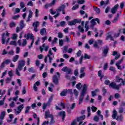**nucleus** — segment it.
<instances>
[{
	"label": "nucleus",
	"instance_id": "f257e3e1",
	"mask_svg": "<svg viewBox=\"0 0 125 125\" xmlns=\"http://www.w3.org/2000/svg\"><path fill=\"white\" fill-rule=\"evenodd\" d=\"M116 83H120L121 81L122 83H120L119 85H117L115 83H111L109 84L110 87H112V88H114L115 89H119L120 88V86L123 84V85H125V81L123 80V79L120 78L119 76H117L115 78Z\"/></svg>",
	"mask_w": 125,
	"mask_h": 125
},
{
	"label": "nucleus",
	"instance_id": "f03ea898",
	"mask_svg": "<svg viewBox=\"0 0 125 125\" xmlns=\"http://www.w3.org/2000/svg\"><path fill=\"white\" fill-rule=\"evenodd\" d=\"M88 88V85L86 84H84L83 85L82 91L81 92V94L80 97L79 98V105H81L83 103V97H84V95L86 93V91L87 89Z\"/></svg>",
	"mask_w": 125,
	"mask_h": 125
},
{
	"label": "nucleus",
	"instance_id": "7ed1b4c3",
	"mask_svg": "<svg viewBox=\"0 0 125 125\" xmlns=\"http://www.w3.org/2000/svg\"><path fill=\"white\" fill-rule=\"evenodd\" d=\"M24 66H25V61L23 60L19 61L18 68L16 69V75H17V76H21L20 73L19 72V71H21L22 69H23V67Z\"/></svg>",
	"mask_w": 125,
	"mask_h": 125
},
{
	"label": "nucleus",
	"instance_id": "20e7f679",
	"mask_svg": "<svg viewBox=\"0 0 125 125\" xmlns=\"http://www.w3.org/2000/svg\"><path fill=\"white\" fill-rule=\"evenodd\" d=\"M23 38H25V39L27 40H32V41L31 42V44L30 45L28 46L29 49H31L32 46H33V44L34 42L35 37L32 33H27L23 36Z\"/></svg>",
	"mask_w": 125,
	"mask_h": 125
},
{
	"label": "nucleus",
	"instance_id": "39448f33",
	"mask_svg": "<svg viewBox=\"0 0 125 125\" xmlns=\"http://www.w3.org/2000/svg\"><path fill=\"white\" fill-rule=\"evenodd\" d=\"M45 119H47V118H50L51 121H50V125H52L53 124H54L55 121L53 120V116L51 114H49V111L48 110L46 111L45 112Z\"/></svg>",
	"mask_w": 125,
	"mask_h": 125
},
{
	"label": "nucleus",
	"instance_id": "423d86ee",
	"mask_svg": "<svg viewBox=\"0 0 125 125\" xmlns=\"http://www.w3.org/2000/svg\"><path fill=\"white\" fill-rule=\"evenodd\" d=\"M95 21H97L98 23L100 24V21L99 20V19L96 18V19H92L90 21V23H91L90 29H91L92 30H93V29H94V26L96 25V22Z\"/></svg>",
	"mask_w": 125,
	"mask_h": 125
},
{
	"label": "nucleus",
	"instance_id": "0eeeda50",
	"mask_svg": "<svg viewBox=\"0 0 125 125\" xmlns=\"http://www.w3.org/2000/svg\"><path fill=\"white\" fill-rule=\"evenodd\" d=\"M24 108V104H21L18 106L17 109H15V113L16 115H19L20 113L22 111V110Z\"/></svg>",
	"mask_w": 125,
	"mask_h": 125
},
{
	"label": "nucleus",
	"instance_id": "6e6552de",
	"mask_svg": "<svg viewBox=\"0 0 125 125\" xmlns=\"http://www.w3.org/2000/svg\"><path fill=\"white\" fill-rule=\"evenodd\" d=\"M62 70L63 72H66L67 74L65 76L66 79H70V74L71 73V69L68 68L67 66L63 67Z\"/></svg>",
	"mask_w": 125,
	"mask_h": 125
},
{
	"label": "nucleus",
	"instance_id": "1a4fd4ad",
	"mask_svg": "<svg viewBox=\"0 0 125 125\" xmlns=\"http://www.w3.org/2000/svg\"><path fill=\"white\" fill-rule=\"evenodd\" d=\"M20 27L18 26L16 28V32H20L21 31H22L23 29V28L25 27V23H24V21L21 20L20 21Z\"/></svg>",
	"mask_w": 125,
	"mask_h": 125
},
{
	"label": "nucleus",
	"instance_id": "9d476101",
	"mask_svg": "<svg viewBox=\"0 0 125 125\" xmlns=\"http://www.w3.org/2000/svg\"><path fill=\"white\" fill-rule=\"evenodd\" d=\"M54 57V56H53V55L52 54V52L51 51V50H49V53L47 55V57H46L45 58V59H44V62L45 63H46V61H47V57H49V62L50 63H51V61H52V58L51 57Z\"/></svg>",
	"mask_w": 125,
	"mask_h": 125
},
{
	"label": "nucleus",
	"instance_id": "9b49d317",
	"mask_svg": "<svg viewBox=\"0 0 125 125\" xmlns=\"http://www.w3.org/2000/svg\"><path fill=\"white\" fill-rule=\"evenodd\" d=\"M57 75H55L53 78V83H55V84H58V80H59V78H60V74L59 73H56Z\"/></svg>",
	"mask_w": 125,
	"mask_h": 125
},
{
	"label": "nucleus",
	"instance_id": "f8f14e48",
	"mask_svg": "<svg viewBox=\"0 0 125 125\" xmlns=\"http://www.w3.org/2000/svg\"><path fill=\"white\" fill-rule=\"evenodd\" d=\"M103 44V41L102 40H98L94 42V47L95 48H99V45Z\"/></svg>",
	"mask_w": 125,
	"mask_h": 125
},
{
	"label": "nucleus",
	"instance_id": "ddd939ff",
	"mask_svg": "<svg viewBox=\"0 0 125 125\" xmlns=\"http://www.w3.org/2000/svg\"><path fill=\"white\" fill-rule=\"evenodd\" d=\"M39 25L40 22L38 21L33 23L32 26L34 27V31H35V32H38V31H39V30H38V27H39Z\"/></svg>",
	"mask_w": 125,
	"mask_h": 125
},
{
	"label": "nucleus",
	"instance_id": "4468645a",
	"mask_svg": "<svg viewBox=\"0 0 125 125\" xmlns=\"http://www.w3.org/2000/svg\"><path fill=\"white\" fill-rule=\"evenodd\" d=\"M23 42L21 43V40H19L18 41V43H19V45L20 46H26L27 45V40L26 39L22 40Z\"/></svg>",
	"mask_w": 125,
	"mask_h": 125
},
{
	"label": "nucleus",
	"instance_id": "2eb2a0df",
	"mask_svg": "<svg viewBox=\"0 0 125 125\" xmlns=\"http://www.w3.org/2000/svg\"><path fill=\"white\" fill-rule=\"evenodd\" d=\"M123 61H124V58L121 59L116 63V66H117V68L119 70H122V67L120 65H121Z\"/></svg>",
	"mask_w": 125,
	"mask_h": 125
},
{
	"label": "nucleus",
	"instance_id": "dca6fc26",
	"mask_svg": "<svg viewBox=\"0 0 125 125\" xmlns=\"http://www.w3.org/2000/svg\"><path fill=\"white\" fill-rule=\"evenodd\" d=\"M85 69V68L84 67H81V68L80 69V73H81V75L80 76V79L83 78V77H84V76H85V73H84Z\"/></svg>",
	"mask_w": 125,
	"mask_h": 125
},
{
	"label": "nucleus",
	"instance_id": "f3484780",
	"mask_svg": "<svg viewBox=\"0 0 125 125\" xmlns=\"http://www.w3.org/2000/svg\"><path fill=\"white\" fill-rule=\"evenodd\" d=\"M9 36V33H6V34H3L2 36V44H4L5 43V40L6 38L5 37H8Z\"/></svg>",
	"mask_w": 125,
	"mask_h": 125
},
{
	"label": "nucleus",
	"instance_id": "a211bd4d",
	"mask_svg": "<svg viewBox=\"0 0 125 125\" xmlns=\"http://www.w3.org/2000/svg\"><path fill=\"white\" fill-rule=\"evenodd\" d=\"M119 8V4H116L114 6L113 8L111 9V12L113 14H115L116 12H117V11L118 10V8Z\"/></svg>",
	"mask_w": 125,
	"mask_h": 125
},
{
	"label": "nucleus",
	"instance_id": "6ab92c4d",
	"mask_svg": "<svg viewBox=\"0 0 125 125\" xmlns=\"http://www.w3.org/2000/svg\"><path fill=\"white\" fill-rule=\"evenodd\" d=\"M77 104L76 103H73L72 104L70 108H67V111L68 113H71V110H74L76 108Z\"/></svg>",
	"mask_w": 125,
	"mask_h": 125
},
{
	"label": "nucleus",
	"instance_id": "aec40b11",
	"mask_svg": "<svg viewBox=\"0 0 125 125\" xmlns=\"http://www.w3.org/2000/svg\"><path fill=\"white\" fill-rule=\"evenodd\" d=\"M45 50V51H47L48 49V46L45 45V44H43L42 47H40V50L41 52H42V51Z\"/></svg>",
	"mask_w": 125,
	"mask_h": 125
},
{
	"label": "nucleus",
	"instance_id": "412c9836",
	"mask_svg": "<svg viewBox=\"0 0 125 125\" xmlns=\"http://www.w3.org/2000/svg\"><path fill=\"white\" fill-rule=\"evenodd\" d=\"M65 7H66V5L64 4L62 5L58 9H56L57 12H60V11H62V10H64Z\"/></svg>",
	"mask_w": 125,
	"mask_h": 125
},
{
	"label": "nucleus",
	"instance_id": "4be33fe9",
	"mask_svg": "<svg viewBox=\"0 0 125 125\" xmlns=\"http://www.w3.org/2000/svg\"><path fill=\"white\" fill-rule=\"evenodd\" d=\"M40 84H41V83L39 81L36 82V83L34 84L33 88L35 91L38 90V87L37 86H39Z\"/></svg>",
	"mask_w": 125,
	"mask_h": 125
},
{
	"label": "nucleus",
	"instance_id": "5701e85b",
	"mask_svg": "<svg viewBox=\"0 0 125 125\" xmlns=\"http://www.w3.org/2000/svg\"><path fill=\"white\" fill-rule=\"evenodd\" d=\"M112 55H113L114 56H115V55H117L115 57L116 60H117V59H119V58H120V57H121V54H120V53H117L116 51L113 52Z\"/></svg>",
	"mask_w": 125,
	"mask_h": 125
},
{
	"label": "nucleus",
	"instance_id": "b1692460",
	"mask_svg": "<svg viewBox=\"0 0 125 125\" xmlns=\"http://www.w3.org/2000/svg\"><path fill=\"white\" fill-rule=\"evenodd\" d=\"M99 92V89H96L95 90L91 92V95L92 97L96 96L97 93Z\"/></svg>",
	"mask_w": 125,
	"mask_h": 125
},
{
	"label": "nucleus",
	"instance_id": "393cba45",
	"mask_svg": "<svg viewBox=\"0 0 125 125\" xmlns=\"http://www.w3.org/2000/svg\"><path fill=\"white\" fill-rule=\"evenodd\" d=\"M33 16V12H32V10H29V15L27 18V22H29L30 21L31 18H32V17Z\"/></svg>",
	"mask_w": 125,
	"mask_h": 125
},
{
	"label": "nucleus",
	"instance_id": "a878e982",
	"mask_svg": "<svg viewBox=\"0 0 125 125\" xmlns=\"http://www.w3.org/2000/svg\"><path fill=\"white\" fill-rule=\"evenodd\" d=\"M121 14H122V13H121V12H120V14L118 13L117 14V16L114 18V19L112 21L113 23L117 22V21H118V20H119V18L120 17V15Z\"/></svg>",
	"mask_w": 125,
	"mask_h": 125
},
{
	"label": "nucleus",
	"instance_id": "bb28decb",
	"mask_svg": "<svg viewBox=\"0 0 125 125\" xmlns=\"http://www.w3.org/2000/svg\"><path fill=\"white\" fill-rule=\"evenodd\" d=\"M89 23V21H87L85 22V26H84V29H85V32H87V31L89 30V25H88Z\"/></svg>",
	"mask_w": 125,
	"mask_h": 125
},
{
	"label": "nucleus",
	"instance_id": "cd10ccee",
	"mask_svg": "<svg viewBox=\"0 0 125 125\" xmlns=\"http://www.w3.org/2000/svg\"><path fill=\"white\" fill-rule=\"evenodd\" d=\"M85 119V116L84 115H83L80 117H78L77 118V122H80V123H82V121H83Z\"/></svg>",
	"mask_w": 125,
	"mask_h": 125
},
{
	"label": "nucleus",
	"instance_id": "c85d7f7f",
	"mask_svg": "<svg viewBox=\"0 0 125 125\" xmlns=\"http://www.w3.org/2000/svg\"><path fill=\"white\" fill-rule=\"evenodd\" d=\"M98 75L99 77H101V81H102V79L104 78V75L102 74V71L100 70L98 73Z\"/></svg>",
	"mask_w": 125,
	"mask_h": 125
},
{
	"label": "nucleus",
	"instance_id": "c756f323",
	"mask_svg": "<svg viewBox=\"0 0 125 125\" xmlns=\"http://www.w3.org/2000/svg\"><path fill=\"white\" fill-rule=\"evenodd\" d=\"M67 93H68V91L67 90H64L60 93V95L61 96H65Z\"/></svg>",
	"mask_w": 125,
	"mask_h": 125
},
{
	"label": "nucleus",
	"instance_id": "7c9ffc66",
	"mask_svg": "<svg viewBox=\"0 0 125 125\" xmlns=\"http://www.w3.org/2000/svg\"><path fill=\"white\" fill-rule=\"evenodd\" d=\"M82 87H83V84L81 83H79L76 85V88L79 90H81L82 89Z\"/></svg>",
	"mask_w": 125,
	"mask_h": 125
},
{
	"label": "nucleus",
	"instance_id": "2f4dec72",
	"mask_svg": "<svg viewBox=\"0 0 125 125\" xmlns=\"http://www.w3.org/2000/svg\"><path fill=\"white\" fill-rule=\"evenodd\" d=\"M67 24L68 25H69V26H74V25H76V23L74 20L72 21H68Z\"/></svg>",
	"mask_w": 125,
	"mask_h": 125
},
{
	"label": "nucleus",
	"instance_id": "473e14b6",
	"mask_svg": "<svg viewBox=\"0 0 125 125\" xmlns=\"http://www.w3.org/2000/svg\"><path fill=\"white\" fill-rule=\"evenodd\" d=\"M103 35V33L101 32H96L95 34V38H97V37H101Z\"/></svg>",
	"mask_w": 125,
	"mask_h": 125
},
{
	"label": "nucleus",
	"instance_id": "72a5a7b5",
	"mask_svg": "<svg viewBox=\"0 0 125 125\" xmlns=\"http://www.w3.org/2000/svg\"><path fill=\"white\" fill-rule=\"evenodd\" d=\"M93 7L95 11L96 12V13H98V14H99V13H100V9L99 8L94 6H93Z\"/></svg>",
	"mask_w": 125,
	"mask_h": 125
},
{
	"label": "nucleus",
	"instance_id": "f704fd0d",
	"mask_svg": "<svg viewBox=\"0 0 125 125\" xmlns=\"http://www.w3.org/2000/svg\"><path fill=\"white\" fill-rule=\"evenodd\" d=\"M59 116H61V117H62V120H64V118H65V112L64 111H61L59 114Z\"/></svg>",
	"mask_w": 125,
	"mask_h": 125
},
{
	"label": "nucleus",
	"instance_id": "c9c22d12",
	"mask_svg": "<svg viewBox=\"0 0 125 125\" xmlns=\"http://www.w3.org/2000/svg\"><path fill=\"white\" fill-rule=\"evenodd\" d=\"M78 29L79 32H84V29H83V26H82V25H79L78 27Z\"/></svg>",
	"mask_w": 125,
	"mask_h": 125
},
{
	"label": "nucleus",
	"instance_id": "e433bc0d",
	"mask_svg": "<svg viewBox=\"0 0 125 125\" xmlns=\"http://www.w3.org/2000/svg\"><path fill=\"white\" fill-rule=\"evenodd\" d=\"M5 116V111L2 112L1 113V115L0 116V120H3Z\"/></svg>",
	"mask_w": 125,
	"mask_h": 125
},
{
	"label": "nucleus",
	"instance_id": "4c0bfd02",
	"mask_svg": "<svg viewBox=\"0 0 125 125\" xmlns=\"http://www.w3.org/2000/svg\"><path fill=\"white\" fill-rule=\"evenodd\" d=\"M19 58V56L18 55H16L13 58V62H16L17 61V60H18Z\"/></svg>",
	"mask_w": 125,
	"mask_h": 125
},
{
	"label": "nucleus",
	"instance_id": "58836bf2",
	"mask_svg": "<svg viewBox=\"0 0 125 125\" xmlns=\"http://www.w3.org/2000/svg\"><path fill=\"white\" fill-rule=\"evenodd\" d=\"M113 115H112V118L113 119H116V117H117V111L116 110L114 109L113 111Z\"/></svg>",
	"mask_w": 125,
	"mask_h": 125
},
{
	"label": "nucleus",
	"instance_id": "ea45409f",
	"mask_svg": "<svg viewBox=\"0 0 125 125\" xmlns=\"http://www.w3.org/2000/svg\"><path fill=\"white\" fill-rule=\"evenodd\" d=\"M109 70L113 72L114 74L116 73V68L113 66H111L109 67Z\"/></svg>",
	"mask_w": 125,
	"mask_h": 125
},
{
	"label": "nucleus",
	"instance_id": "a19ab883",
	"mask_svg": "<svg viewBox=\"0 0 125 125\" xmlns=\"http://www.w3.org/2000/svg\"><path fill=\"white\" fill-rule=\"evenodd\" d=\"M18 99V96L15 97L13 98H10L8 99L9 101H11V100H13V101H17V100Z\"/></svg>",
	"mask_w": 125,
	"mask_h": 125
},
{
	"label": "nucleus",
	"instance_id": "79ce46f5",
	"mask_svg": "<svg viewBox=\"0 0 125 125\" xmlns=\"http://www.w3.org/2000/svg\"><path fill=\"white\" fill-rule=\"evenodd\" d=\"M85 2V0H78L77 3L79 4H83Z\"/></svg>",
	"mask_w": 125,
	"mask_h": 125
},
{
	"label": "nucleus",
	"instance_id": "37998d69",
	"mask_svg": "<svg viewBox=\"0 0 125 125\" xmlns=\"http://www.w3.org/2000/svg\"><path fill=\"white\" fill-rule=\"evenodd\" d=\"M20 6H21V9L24 8V7H25V3L23 1L21 2Z\"/></svg>",
	"mask_w": 125,
	"mask_h": 125
},
{
	"label": "nucleus",
	"instance_id": "c03bdc74",
	"mask_svg": "<svg viewBox=\"0 0 125 125\" xmlns=\"http://www.w3.org/2000/svg\"><path fill=\"white\" fill-rule=\"evenodd\" d=\"M117 121H123L124 120V118H123V116L120 115L118 116L116 118Z\"/></svg>",
	"mask_w": 125,
	"mask_h": 125
},
{
	"label": "nucleus",
	"instance_id": "a18cd8bd",
	"mask_svg": "<svg viewBox=\"0 0 125 125\" xmlns=\"http://www.w3.org/2000/svg\"><path fill=\"white\" fill-rule=\"evenodd\" d=\"M79 7V4H76L72 8V10H76V9H78Z\"/></svg>",
	"mask_w": 125,
	"mask_h": 125
},
{
	"label": "nucleus",
	"instance_id": "49530a36",
	"mask_svg": "<svg viewBox=\"0 0 125 125\" xmlns=\"http://www.w3.org/2000/svg\"><path fill=\"white\" fill-rule=\"evenodd\" d=\"M106 40H110V41H113V38L112 37V36L110 34H108L106 37Z\"/></svg>",
	"mask_w": 125,
	"mask_h": 125
},
{
	"label": "nucleus",
	"instance_id": "de8ad7c7",
	"mask_svg": "<svg viewBox=\"0 0 125 125\" xmlns=\"http://www.w3.org/2000/svg\"><path fill=\"white\" fill-rule=\"evenodd\" d=\"M11 82V78H7L5 80L6 83H9Z\"/></svg>",
	"mask_w": 125,
	"mask_h": 125
},
{
	"label": "nucleus",
	"instance_id": "09e8293b",
	"mask_svg": "<svg viewBox=\"0 0 125 125\" xmlns=\"http://www.w3.org/2000/svg\"><path fill=\"white\" fill-rule=\"evenodd\" d=\"M65 24L66 22L65 21H62L60 23V25H61V27H64Z\"/></svg>",
	"mask_w": 125,
	"mask_h": 125
},
{
	"label": "nucleus",
	"instance_id": "8fccbe9b",
	"mask_svg": "<svg viewBox=\"0 0 125 125\" xmlns=\"http://www.w3.org/2000/svg\"><path fill=\"white\" fill-rule=\"evenodd\" d=\"M19 17H20V15H19L14 16L12 18V19H13L14 20H17V19H18Z\"/></svg>",
	"mask_w": 125,
	"mask_h": 125
},
{
	"label": "nucleus",
	"instance_id": "3c124183",
	"mask_svg": "<svg viewBox=\"0 0 125 125\" xmlns=\"http://www.w3.org/2000/svg\"><path fill=\"white\" fill-rule=\"evenodd\" d=\"M9 106L11 107V108L15 107V103H14V102H12L10 104Z\"/></svg>",
	"mask_w": 125,
	"mask_h": 125
},
{
	"label": "nucleus",
	"instance_id": "603ef678",
	"mask_svg": "<svg viewBox=\"0 0 125 125\" xmlns=\"http://www.w3.org/2000/svg\"><path fill=\"white\" fill-rule=\"evenodd\" d=\"M30 109H31V107L30 106H27L25 111V114H27V113H29V111H30Z\"/></svg>",
	"mask_w": 125,
	"mask_h": 125
},
{
	"label": "nucleus",
	"instance_id": "864d4df0",
	"mask_svg": "<svg viewBox=\"0 0 125 125\" xmlns=\"http://www.w3.org/2000/svg\"><path fill=\"white\" fill-rule=\"evenodd\" d=\"M50 13L51 14H52V15H54V14H56V12L53 11V9H50Z\"/></svg>",
	"mask_w": 125,
	"mask_h": 125
},
{
	"label": "nucleus",
	"instance_id": "5fc2aeb1",
	"mask_svg": "<svg viewBox=\"0 0 125 125\" xmlns=\"http://www.w3.org/2000/svg\"><path fill=\"white\" fill-rule=\"evenodd\" d=\"M74 21L75 24H77V23H81V22H82V20H78L75 19L74 20Z\"/></svg>",
	"mask_w": 125,
	"mask_h": 125
},
{
	"label": "nucleus",
	"instance_id": "6e6d98bb",
	"mask_svg": "<svg viewBox=\"0 0 125 125\" xmlns=\"http://www.w3.org/2000/svg\"><path fill=\"white\" fill-rule=\"evenodd\" d=\"M74 94L77 97L78 95H79V91L78 90L74 89Z\"/></svg>",
	"mask_w": 125,
	"mask_h": 125
},
{
	"label": "nucleus",
	"instance_id": "4d7b16f0",
	"mask_svg": "<svg viewBox=\"0 0 125 125\" xmlns=\"http://www.w3.org/2000/svg\"><path fill=\"white\" fill-rule=\"evenodd\" d=\"M10 44H11L12 45H15V46L17 45V43H16V41H11L10 42Z\"/></svg>",
	"mask_w": 125,
	"mask_h": 125
},
{
	"label": "nucleus",
	"instance_id": "13d9d810",
	"mask_svg": "<svg viewBox=\"0 0 125 125\" xmlns=\"http://www.w3.org/2000/svg\"><path fill=\"white\" fill-rule=\"evenodd\" d=\"M39 10L38 9H36L35 11V17L37 18L39 17Z\"/></svg>",
	"mask_w": 125,
	"mask_h": 125
},
{
	"label": "nucleus",
	"instance_id": "bf43d9fd",
	"mask_svg": "<svg viewBox=\"0 0 125 125\" xmlns=\"http://www.w3.org/2000/svg\"><path fill=\"white\" fill-rule=\"evenodd\" d=\"M57 42V38L56 37H55L54 40L52 42V44H54V43H56Z\"/></svg>",
	"mask_w": 125,
	"mask_h": 125
},
{
	"label": "nucleus",
	"instance_id": "052dcab7",
	"mask_svg": "<svg viewBox=\"0 0 125 125\" xmlns=\"http://www.w3.org/2000/svg\"><path fill=\"white\" fill-rule=\"evenodd\" d=\"M19 12H20V9L19 8H16L15 9V11L14 14H17V13H19Z\"/></svg>",
	"mask_w": 125,
	"mask_h": 125
},
{
	"label": "nucleus",
	"instance_id": "680f3d73",
	"mask_svg": "<svg viewBox=\"0 0 125 125\" xmlns=\"http://www.w3.org/2000/svg\"><path fill=\"white\" fill-rule=\"evenodd\" d=\"M16 25V24L14 22H13L10 24V28H13V27H15Z\"/></svg>",
	"mask_w": 125,
	"mask_h": 125
},
{
	"label": "nucleus",
	"instance_id": "e2e57ef3",
	"mask_svg": "<svg viewBox=\"0 0 125 125\" xmlns=\"http://www.w3.org/2000/svg\"><path fill=\"white\" fill-rule=\"evenodd\" d=\"M67 49H68V47L67 46H64L63 49L62 50L63 53H66V52H67Z\"/></svg>",
	"mask_w": 125,
	"mask_h": 125
},
{
	"label": "nucleus",
	"instance_id": "0e129e2a",
	"mask_svg": "<svg viewBox=\"0 0 125 125\" xmlns=\"http://www.w3.org/2000/svg\"><path fill=\"white\" fill-rule=\"evenodd\" d=\"M9 116L10 118V120H8V122L9 123V122H11L13 119V114H10Z\"/></svg>",
	"mask_w": 125,
	"mask_h": 125
},
{
	"label": "nucleus",
	"instance_id": "69168bd1",
	"mask_svg": "<svg viewBox=\"0 0 125 125\" xmlns=\"http://www.w3.org/2000/svg\"><path fill=\"white\" fill-rule=\"evenodd\" d=\"M94 121H95V122H98V121H99V117L97 116H95L94 117Z\"/></svg>",
	"mask_w": 125,
	"mask_h": 125
},
{
	"label": "nucleus",
	"instance_id": "338daca9",
	"mask_svg": "<svg viewBox=\"0 0 125 125\" xmlns=\"http://www.w3.org/2000/svg\"><path fill=\"white\" fill-rule=\"evenodd\" d=\"M8 54L9 55H13L14 54V52L13 51V50H11L9 52H8Z\"/></svg>",
	"mask_w": 125,
	"mask_h": 125
},
{
	"label": "nucleus",
	"instance_id": "774afa93",
	"mask_svg": "<svg viewBox=\"0 0 125 125\" xmlns=\"http://www.w3.org/2000/svg\"><path fill=\"white\" fill-rule=\"evenodd\" d=\"M91 110L92 112H96V110H97V108L95 106H92Z\"/></svg>",
	"mask_w": 125,
	"mask_h": 125
}]
</instances>
